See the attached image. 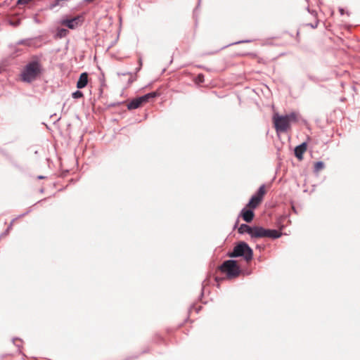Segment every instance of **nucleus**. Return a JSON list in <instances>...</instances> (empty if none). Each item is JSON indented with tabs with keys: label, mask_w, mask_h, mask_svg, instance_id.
Here are the masks:
<instances>
[{
	"label": "nucleus",
	"mask_w": 360,
	"mask_h": 360,
	"mask_svg": "<svg viewBox=\"0 0 360 360\" xmlns=\"http://www.w3.org/2000/svg\"><path fill=\"white\" fill-rule=\"evenodd\" d=\"M82 22V18L80 15H77L76 17H74L71 19H63L60 21V24L62 25L66 26L70 29H75L78 27L79 25H80Z\"/></svg>",
	"instance_id": "0eeeda50"
},
{
	"label": "nucleus",
	"mask_w": 360,
	"mask_h": 360,
	"mask_svg": "<svg viewBox=\"0 0 360 360\" xmlns=\"http://www.w3.org/2000/svg\"><path fill=\"white\" fill-rule=\"evenodd\" d=\"M219 270L226 274L227 279H232L238 277L240 274V268L237 262L234 260H226L219 266Z\"/></svg>",
	"instance_id": "39448f33"
},
{
	"label": "nucleus",
	"mask_w": 360,
	"mask_h": 360,
	"mask_svg": "<svg viewBox=\"0 0 360 360\" xmlns=\"http://www.w3.org/2000/svg\"><path fill=\"white\" fill-rule=\"evenodd\" d=\"M41 65L38 61H32L25 65L20 74L22 81L32 82L40 76Z\"/></svg>",
	"instance_id": "7ed1b4c3"
},
{
	"label": "nucleus",
	"mask_w": 360,
	"mask_h": 360,
	"mask_svg": "<svg viewBox=\"0 0 360 360\" xmlns=\"http://www.w3.org/2000/svg\"><path fill=\"white\" fill-rule=\"evenodd\" d=\"M88 83V74L83 72L80 75L79 78L77 82V87L78 89H82L86 86Z\"/></svg>",
	"instance_id": "9d476101"
},
{
	"label": "nucleus",
	"mask_w": 360,
	"mask_h": 360,
	"mask_svg": "<svg viewBox=\"0 0 360 360\" xmlns=\"http://www.w3.org/2000/svg\"><path fill=\"white\" fill-rule=\"evenodd\" d=\"M248 56H250L252 58H257L258 60L259 63H261V58H259L256 54L255 53H249Z\"/></svg>",
	"instance_id": "f3484780"
},
{
	"label": "nucleus",
	"mask_w": 360,
	"mask_h": 360,
	"mask_svg": "<svg viewBox=\"0 0 360 360\" xmlns=\"http://www.w3.org/2000/svg\"><path fill=\"white\" fill-rule=\"evenodd\" d=\"M240 233H247L252 238H278L281 237V233L277 230L266 229L260 226L251 227L247 224H241L238 228Z\"/></svg>",
	"instance_id": "f257e3e1"
},
{
	"label": "nucleus",
	"mask_w": 360,
	"mask_h": 360,
	"mask_svg": "<svg viewBox=\"0 0 360 360\" xmlns=\"http://www.w3.org/2000/svg\"><path fill=\"white\" fill-rule=\"evenodd\" d=\"M159 94L157 92H151L144 96H140L139 100L141 101L143 105L149 102L151 99L157 97Z\"/></svg>",
	"instance_id": "9b49d317"
},
{
	"label": "nucleus",
	"mask_w": 360,
	"mask_h": 360,
	"mask_svg": "<svg viewBox=\"0 0 360 360\" xmlns=\"http://www.w3.org/2000/svg\"><path fill=\"white\" fill-rule=\"evenodd\" d=\"M240 215L243 217V220L248 223L251 222L255 217L254 212L252 211V209L250 208L249 210H247L245 208L243 209L241 211Z\"/></svg>",
	"instance_id": "1a4fd4ad"
},
{
	"label": "nucleus",
	"mask_w": 360,
	"mask_h": 360,
	"mask_svg": "<svg viewBox=\"0 0 360 360\" xmlns=\"http://www.w3.org/2000/svg\"><path fill=\"white\" fill-rule=\"evenodd\" d=\"M324 168V163L323 162H316L314 165V172L319 173L321 170Z\"/></svg>",
	"instance_id": "ddd939ff"
},
{
	"label": "nucleus",
	"mask_w": 360,
	"mask_h": 360,
	"mask_svg": "<svg viewBox=\"0 0 360 360\" xmlns=\"http://www.w3.org/2000/svg\"><path fill=\"white\" fill-rule=\"evenodd\" d=\"M129 84H131L134 81V78H133L131 75H129Z\"/></svg>",
	"instance_id": "a211bd4d"
},
{
	"label": "nucleus",
	"mask_w": 360,
	"mask_h": 360,
	"mask_svg": "<svg viewBox=\"0 0 360 360\" xmlns=\"http://www.w3.org/2000/svg\"><path fill=\"white\" fill-rule=\"evenodd\" d=\"M222 280H224V278H219V277H217V276H216V277H215V281H216L217 283H219L220 281H222Z\"/></svg>",
	"instance_id": "6ab92c4d"
},
{
	"label": "nucleus",
	"mask_w": 360,
	"mask_h": 360,
	"mask_svg": "<svg viewBox=\"0 0 360 360\" xmlns=\"http://www.w3.org/2000/svg\"><path fill=\"white\" fill-rule=\"evenodd\" d=\"M142 105H143V104L141 103V101L139 100V97H138V98L133 99L130 103H129V104L127 105V108L129 110H132V109H136Z\"/></svg>",
	"instance_id": "f8f14e48"
},
{
	"label": "nucleus",
	"mask_w": 360,
	"mask_h": 360,
	"mask_svg": "<svg viewBox=\"0 0 360 360\" xmlns=\"http://www.w3.org/2000/svg\"><path fill=\"white\" fill-rule=\"evenodd\" d=\"M266 188L265 185H262L258 191L255 195H254L251 199L250 200L248 204L247 205V207L254 210L257 208L262 202L264 196L266 193Z\"/></svg>",
	"instance_id": "423d86ee"
},
{
	"label": "nucleus",
	"mask_w": 360,
	"mask_h": 360,
	"mask_svg": "<svg viewBox=\"0 0 360 360\" xmlns=\"http://www.w3.org/2000/svg\"><path fill=\"white\" fill-rule=\"evenodd\" d=\"M68 34V30L64 28L58 29L57 35L62 38L65 37Z\"/></svg>",
	"instance_id": "4468645a"
},
{
	"label": "nucleus",
	"mask_w": 360,
	"mask_h": 360,
	"mask_svg": "<svg viewBox=\"0 0 360 360\" xmlns=\"http://www.w3.org/2000/svg\"><path fill=\"white\" fill-rule=\"evenodd\" d=\"M228 255L230 257H243L245 260L247 262H249L252 259L253 252L246 243L240 242L233 248V251L229 252Z\"/></svg>",
	"instance_id": "20e7f679"
},
{
	"label": "nucleus",
	"mask_w": 360,
	"mask_h": 360,
	"mask_svg": "<svg viewBox=\"0 0 360 360\" xmlns=\"http://www.w3.org/2000/svg\"><path fill=\"white\" fill-rule=\"evenodd\" d=\"M74 98H79L83 97V93L80 91H76L72 94Z\"/></svg>",
	"instance_id": "2eb2a0df"
},
{
	"label": "nucleus",
	"mask_w": 360,
	"mask_h": 360,
	"mask_svg": "<svg viewBox=\"0 0 360 360\" xmlns=\"http://www.w3.org/2000/svg\"><path fill=\"white\" fill-rule=\"evenodd\" d=\"M298 121L299 115L295 112L285 115L274 113L273 115V122L277 132L287 131L290 129L291 123H297Z\"/></svg>",
	"instance_id": "f03ea898"
},
{
	"label": "nucleus",
	"mask_w": 360,
	"mask_h": 360,
	"mask_svg": "<svg viewBox=\"0 0 360 360\" xmlns=\"http://www.w3.org/2000/svg\"><path fill=\"white\" fill-rule=\"evenodd\" d=\"M307 146L306 143H302L295 148V155L301 160L303 158V154L306 152Z\"/></svg>",
	"instance_id": "6e6552de"
},
{
	"label": "nucleus",
	"mask_w": 360,
	"mask_h": 360,
	"mask_svg": "<svg viewBox=\"0 0 360 360\" xmlns=\"http://www.w3.org/2000/svg\"><path fill=\"white\" fill-rule=\"evenodd\" d=\"M204 82V76L202 75H199L196 79L197 83H202Z\"/></svg>",
	"instance_id": "dca6fc26"
}]
</instances>
